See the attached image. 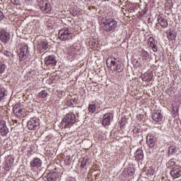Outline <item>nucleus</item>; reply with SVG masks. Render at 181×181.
I'll use <instances>...</instances> for the list:
<instances>
[{"label":"nucleus","instance_id":"f257e3e1","mask_svg":"<svg viewBox=\"0 0 181 181\" xmlns=\"http://www.w3.org/2000/svg\"><path fill=\"white\" fill-rule=\"evenodd\" d=\"M100 26L106 33L110 32H115V29L118 26V21L115 18L111 17H106L103 21L101 22Z\"/></svg>","mask_w":181,"mask_h":181},{"label":"nucleus","instance_id":"f03ea898","mask_svg":"<svg viewBox=\"0 0 181 181\" xmlns=\"http://www.w3.org/2000/svg\"><path fill=\"white\" fill-rule=\"evenodd\" d=\"M76 115L73 112L67 113L62 119V124L64 128H71L76 124Z\"/></svg>","mask_w":181,"mask_h":181},{"label":"nucleus","instance_id":"7ed1b4c3","mask_svg":"<svg viewBox=\"0 0 181 181\" xmlns=\"http://www.w3.org/2000/svg\"><path fill=\"white\" fill-rule=\"evenodd\" d=\"M58 37L62 42L71 40L73 39V33H71V31L68 28H64L59 31Z\"/></svg>","mask_w":181,"mask_h":181},{"label":"nucleus","instance_id":"20e7f679","mask_svg":"<svg viewBox=\"0 0 181 181\" xmlns=\"http://www.w3.org/2000/svg\"><path fill=\"white\" fill-rule=\"evenodd\" d=\"M37 5L43 13H50L52 12V5L47 0H37Z\"/></svg>","mask_w":181,"mask_h":181},{"label":"nucleus","instance_id":"39448f33","mask_svg":"<svg viewBox=\"0 0 181 181\" xmlns=\"http://www.w3.org/2000/svg\"><path fill=\"white\" fill-rule=\"evenodd\" d=\"M20 52L18 54L20 62H24L28 59V56H29V47L28 45L23 44L20 47Z\"/></svg>","mask_w":181,"mask_h":181},{"label":"nucleus","instance_id":"423d86ee","mask_svg":"<svg viewBox=\"0 0 181 181\" xmlns=\"http://www.w3.org/2000/svg\"><path fill=\"white\" fill-rule=\"evenodd\" d=\"M39 125H40V120L37 117L30 118L27 123L28 129L30 131L37 129Z\"/></svg>","mask_w":181,"mask_h":181},{"label":"nucleus","instance_id":"0eeeda50","mask_svg":"<svg viewBox=\"0 0 181 181\" xmlns=\"http://www.w3.org/2000/svg\"><path fill=\"white\" fill-rule=\"evenodd\" d=\"M114 118V115L112 113L109 112L106 113L103 115L101 124L103 127H108V125L111 124V121H112Z\"/></svg>","mask_w":181,"mask_h":181},{"label":"nucleus","instance_id":"6e6552de","mask_svg":"<svg viewBox=\"0 0 181 181\" xmlns=\"http://www.w3.org/2000/svg\"><path fill=\"white\" fill-rule=\"evenodd\" d=\"M9 134V129L6 127L5 120H0V134L1 136H6Z\"/></svg>","mask_w":181,"mask_h":181},{"label":"nucleus","instance_id":"1a4fd4ad","mask_svg":"<svg viewBox=\"0 0 181 181\" xmlns=\"http://www.w3.org/2000/svg\"><path fill=\"white\" fill-rule=\"evenodd\" d=\"M9 39H11V35L9 32L6 30L1 29L0 30V40L3 43H8L9 42Z\"/></svg>","mask_w":181,"mask_h":181},{"label":"nucleus","instance_id":"9d476101","mask_svg":"<svg viewBox=\"0 0 181 181\" xmlns=\"http://www.w3.org/2000/svg\"><path fill=\"white\" fill-rule=\"evenodd\" d=\"M13 162H15V160L13 159V156H8L6 157L4 170L7 172H9V170H11V168H12V165H13Z\"/></svg>","mask_w":181,"mask_h":181},{"label":"nucleus","instance_id":"9b49d317","mask_svg":"<svg viewBox=\"0 0 181 181\" xmlns=\"http://www.w3.org/2000/svg\"><path fill=\"white\" fill-rule=\"evenodd\" d=\"M170 175L174 179H177L181 176V167L179 165H177L176 167H174L170 171Z\"/></svg>","mask_w":181,"mask_h":181},{"label":"nucleus","instance_id":"f8f14e48","mask_svg":"<svg viewBox=\"0 0 181 181\" xmlns=\"http://www.w3.org/2000/svg\"><path fill=\"white\" fill-rule=\"evenodd\" d=\"M45 63L47 65L52 64L53 66H56V64H57V60L56 59V57L54 55H49L48 57H45Z\"/></svg>","mask_w":181,"mask_h":181},{"label":"nucleus","instance_id":"ddd939ff","mask_svg":"<svg viewBox=\"0 0 181 181\" xmlns=\"http://www.w3.org/2000/svg\"><path fill=\"white\" fill-rule=\"evenodd\" d=\"M40 166H42V160L39 158H34V160L30 162L31 170H35V169H37V168H40Z\"/></svg>","mask_w":181,"mask_h":181},{"label":"nucleus","instance_id":"4468645a","mask_svg":"<svg viewBox=\"0 0 181 181\" xmlns=\"http://www.w3.org/2000/svg\"><path fill=\"white\" fill-rule=\"evenodd\" d=\"M156 138L152 134H148L146 136V144L149 148H153L155 146Z\"/></svg>","mask_w":181,"mask_h":181},{"label":"nucleus","instance_id":"2eb2a0df","mask_svg":"<svg viewBox=\"0 0 181 181\" xmlns=\"http://www.w3.org/2000/svg\"><path fill=\"white\" fill-rule=\"evenodd\" d=\"M37 48L40 50V52H45L49 49V42L46 41H40L37 45Z\"/></svg>","mask_w":181,"mask_h":181},{"label":"nucleus","instance_id":"dca6fc26","mask_svg":"<svg viewBox=\"0 0 181 181\" xmlns=\"http://www.w3.org/2000/svg\"><path fill=\"white\" fill-rule=\"evenodd\" d=\"M134 173L135 168L131 167L124 168V170L122 172L124 177H127V176H134Z\"/></svg>","mask_w":181,"mask_h":181},{"label":"nucleus","instance_id":"f3484780","mask_svg":"<svg viewBox=\"0 0 181 181\" xmlns=\"http://www.w3.org/2000/svg\"><path fill=\"white\" fill-rule=\"evenodd\" d=\"M152 119L156 122H160L163 119V115L160 111H156L153 114Z\"/></svg>","mask_w":181,"mask_h":181},{"label":"nucleus","instance_id":"a211bd4d","mask_svg":"<svg viewBox=\"0 0 181 181\" xmlns=\"http://www.w3.org/2000/svg\"><path fill=\"white\" fill-rule=\"evenodd\" d=\"M168 40H175L176 39V30L175 29L169 30L166 32Z\"/></svg>","mask_w":181,"mask_h":181},{"label":"nucleus","instance_id":"6ab92c4d","mask_svg":"<svg viewBox=\"0 0 181 181\" xmlns=\"http://www.w3.org/2000/svg\"><path fill=\"white\" fill-rule=\"evenodd\" d=\"M59 179V174L57 172L49 173L47 175V181H57Z\"/></svg>","mask_w":181,"mask_h":181},{"label":"nucleus","instance_id":"aec40b11","mask_svg":"<svg viewBox=\"0 0 181 181\" xmlns=\"http://www.w3.org/2000/svg\"><path fill=\"white\" fill-rule=\"evenodd\" d=\"M13 112L16 115L21 116L22 114H23V109L18 104L15 105L13 107Z\"/></svg>","mask_w":181,"mask_h":181},{"label":"nucleus","instance_id":"412c9836","mask_svg":"<svg viewBox=\"0 0 181 181\" xmlns=\"http://www.w3.org/2000/svg\"><path fill=\"white\" fill-rule=\"evenodd\" d=\"M148 42V46L149 47H151L153 52H158V48L156 47V45H155V38H153V37H150Z\"/></svg>","mask_w":181,"mask_h":181},{"label":"nucleus","instance_id":"4be33fe9","mask_svg":"<svg viewBox=\"0 0 181 181\" xmlns=\"http://www.w3.org/2000/svg\"><path fill=\"white\" fill-rule=\"evenodd\" d=\"M158 22L159 25H160L161 28H168V26H169V23H168V21L162 16H160L158 18Z\"/></svg>","mask_w":181,"mask_h":181},{"label":"nucleus","instance_id":"5701e85b","mask_svg":"<svg viewBox=\"0 0 181 181\" xmlns=\"http://www.w3.org/2000/svg\"><path fill=\"white\" fill-rule=\"evenodd\" d=\"M134 158L136 160H142L144 159V151L138 149L134 154Z\"/></svg>","mask_w":181,"mask_h":181},{"label":"nucleus","instance_id":"b1692460","mask_svg":"<svg viewBox=\"0 0 181 181\" xmlns=\"http://www.w3.org/2000/svg\"><path fill=\"white\" fill-rule=\"evenodd\" d=\"M153 77V75L149 73H145L141 76V78L143 81H146L147 83H149V81H151Z\"/></svg>","mask_w":181,"mask_h":181},{"label":"nucleus","instance_id":"393cba45","mask_svg":"<svg viewBox=\"0 0 181 181\" xmlns=\"http://www.w3.org/2000/svg\"><path fill=\"white\" fill-rule=\"evenodd\" d=\"M140 53V56L143 57V59H148L149 57V52L148 51H146L145 49H141L139 51Z\"/></svg>","mask_w":181,"mask_h":181},{"label":"nucleus","instance_id":"a878e982","mask_svg":"<svg viewBox=\"0 0 181 181\" xmlns=\"http://www.w3.org/2000/svg\"><path fill=\"white\" fill-rule=\"evenodd\" d=\"M6 95V90L4 88H0V101L3 100Z\"/></svg>","mask_w":181,"mask_h":181},{"label":"nucleus","instance_id":"bb28decb","mask_svg":"<svg viewBox=\"0 0 181 181\" xmlns=\"http://www.w3.org/2000/svg\"><path fill=\"white\" fill-rule=\"evenodd\" d=\"M168 155H173L174 153H176L177 152V148L175 146H170L168 148Z\"/></svg>","mask_w":181,"mask_h":181},{"label":"nucleus","instance_id":"cd10ccee","mask_svg":"<svg viewBox=\"0 0 181 181\" xmlns=\"http://www.w3.org/2000/svg\"><path fill=\"white\" fill-rule=\"evenodd\" d=\"M88 110L90 114H94L97 110V106L94 104H90L89 105Z\"/></svg>","mask_w":181,"mask_h":181},{"label":"nucleus","instance_id":"c85d7f7f","mask_svg":"<svg viewBox=\"0 0 181 181\" xmlns=\"http://www.w3.org/2000/svg\"><path fill=\"white\" fill-rule=\"evenodd\" d=\"M87 163H88V158L84 157L81 160V168L84 169L87 167Z\"/></svg>","mask_w":181,"mask_h":181},{"label":"nucleus","instance_id":"c756f323","mask_svg":"<svg viewBox=\"0 0 181 181\" xmlns=\"http://www.w3.org/2000/svg\"><path fill=\"white\" fill-rule=\"evenodd\" d=\"M114 69L115 70V71H117V73H121L122 70H124V66L121 64H117Z\"/></svg>","mask_w":181,"mask_h":181},{"label":"nucleus","instance_id":"7c9ffc66","mask_svg":"<svg viewBox=\"0 0 181 181\" xmlns=\"http://www.w3.org/2000/svg\"><path fill=\"white\" fill-rule=\"evenodd\" d=\"M115 60H117V58L113 57L110 61V66H112L114 69L118 65V62Z\"/></svg>","mask_w":181,"mask_h":181},{"label":"nucleus","instance_id":"2f4dec72","mask_svg":"<svg viewBox=\"0 0 181 181\" xmlns=\"http://www.w3.org/2000/svg\"><path fill=\"white\" fill-rule=\"evenodd\" d=\"M39 97H40L41 98H46L47 97V91L46 90H42L40 93H39Z\"/></svg>","mask_w":181,"mask_h":181},{"label":"nucleus","instance_id":"473e14b6","mask_svg":"<svg viewBox=\"0 0 181 181\" xmlns=\"http://www.w3.org/2000/svg\"><path fill=\"white\" fill-rule=\"evenodd\" d=\"M175 167H176V162L173 161V160H170L168 161V168L173 169Z\"/></svg>","mask_w":181,"mask_h":181},{"label":"nucleus","instance_id":"72a5a7b5","mask_svg":"<svg viewBox=\"0 0 181 181\" xmlns=\"http://www.w3.org/2000/svg\"><path fill=\"white\" fill-rule=\"evenodd\" d=\"M6 66L5 64L0 63V74H2L5 71Z\"/></svg>","mask_w":181,"mask_h":181},{"label":"nucleus","instance_id":"f704fd0d","mask_svg":"<svg viewBox=\"0 0 181 181\" xmlns=\"http://www.w3.org/2000/svg\"><path fill=\"white\" fill-rule=\"evenodd\" d=\"M65 163L66 165H70L71 163V158H70V156H66L65 158Z\"/></svg>","mask_w":181,"mask_h":181},{"label":"nucleus","instance_id":"c9c22d12","mask_svg":"<svg viewBox=\"0 0 181 181\" xmlns=\"http://www.w3.org/2000/svg\"><path fill=\"white\" fill-rule=\"evenodd\" d=\"M146 12H148V10L146 9V8H145L139 14V16H141V18L145 16V15H146Z\"/></svg>","mask_w":181,"mask_h":181},{"label":"nucleus","instance_id":"e433bc0d","mask_svg":"<svg viewBox=\"0 0 181 181\" xmlns=\"http://www.w3.org/2000/svg\"><path fill=\"white\" fill-rule=\"evenodd\" d=\"M155 174V170L153 169H149L147 170V175H150V176H152Z\"/></svg>","mask_w":181,"mask_h":181},{"label":"nucleus","instance_id":"4c0bfd02","mask_svg":"<svg viewBox=\"0 0 181 181\" xmlns=\"http://www.w3.org/2000/svg\"><path fill=\"white\" fill-rule=\"evenodd\" d=\"M127 125V121L125 120V119H122V121L120 122V127H125Z\"/></svg>","mask_w":181,"mask_h":181},{"label":"nucleus","instance_id":"58836bf2","mask_svg":"<svg viewBox=\"0 0 181 181\" xmlns=\"http://www.w3.org/2000/svg\"><path fill=\"white\" fill-rule=\"evenodd\" d=\"M74 104L73 103V101L71 100H67L66 101V105L68 107H73Z\"/></svg>","mask_w":181,"mask_h":181},{"label":"nucleus","instance_id":"ea45409f","mask_svg":"<svg viewBox=\"0 0 181 181\" xmlns=\"http://www.w3.org/2000/svg\"><path fill=\"white\" fill-rule=\"evenodd\" d=\"M11 4H13V5H19L20 1L19 0H11Z\"/></svg>","mask_w":181,"mask_h":181},{"label":"nucleus","instance_id":"a19ab883","mask_svg":"<svg viewBox=\"0 0 181 181\" xmlns=\"http://www.w3.org/2000/svg\"><path fill=\"white\" fill-rule=\"evenodd\" d=\"M5 18V14L2 11H0V21H2Z\"/></svg>","mask_w":181,"mask_h":181},{"label":"nucleus","instance_id":"79ce46f5","mask_svg":"<svg viewBox=\"0 0 181 181\" xmlns=\"http://www.w3.org/2000/svg\"><path fill=\"white\" fill-rule=\"evenodd\" d=\"M134 132H135V134H141V130L139 129H134Z\"/></svg>","mask_w":181,"mask_h":181},{"label":"nucleus","instance_id":"37998d69","mask_svg":"<svg viewBox=\"0 0 181 181\" xmlns=\"http://www.w3.org/2000/svg\"><path fill=\"white\" fill-rule=\"evenodd\" d=\"M73 103H75V104H77V103H78L77 99H76V98L73 99Z\"/></svg>","mask_w":181,"mask_h":181},{"label":"nucleus","instance_id":"c03bdc74","mask_svg":"<svg viewBox=\"0 0 181 181\" xmlns=\"http://www.w3.org/2000/svg\"><path fill=\"white\" fill-rule=\"evenodd\" d=\"M9 53H11V52H6L5 53H4V54H6V56H9Z\"/></svg>","mask_w":181,"mask_h":181},{"label":"nucleus","instance_id":"a18cd8bd","mask_svg":"<svg viewBox=\"0 0 181 181\" xmlns=\"http://www.w3.org/2000/svg\"><path fill=\"white\" fill-rule=\"evenodd\" d=\"M25 146H23L22 151H25Z\"/></svg>","mask_w":181,"mask_h":181},{"label":"nucleus","instance_id":"49530a36","mask_svg":"<svg viewBox=\"0 0 181 181\" xmlns=\"http://www.w3.org/2000/svg\"><path fill=\"white\" fill-rule=\"evenodd\" d=\"M107 67L111 68V67H112V66H111V64H110V65H107Z\"/></svg>","mask_w":181,"mask_h":181},{"label":"nucleus","instance_id":"de8ad7c7","mask_svg":"<svg viewBox=\"0 0 181 181\" xmlns=\"http://www.w3.org/2000/svg\"><path fill=\"white\" fill-rule=\"evenodd\" d=\"M106 64L108 66V61L106 62Z\"/></svg>","mask_w":181,"mask_h":181},{"label":"nucleus","instance_id":"09e8293b","mask_svg":"<svg viewBox=\"0 0 181 181\" xmlns=\"http://www.w3.org/2000/svg\"><path fill=\"white\" fill-rule=\"evenodd\" d=\"M74 16H76V14H74V13H73Z\"/></svg>","mask_w":181,"mask_h":181},{"label":"nucleus","instance_id":"8fccbe9b","mask_svg":"<svg viewBox=\"0 0 181 181\" xmlns=\"http://www.w3.org/2000/svg\"><path fill=\"white\" fill-rule=\"evenodd\" d=\"M24 1H29V0H24Z\"/></svg>","mask_w":181,"mask_h":181}]
</instances>
